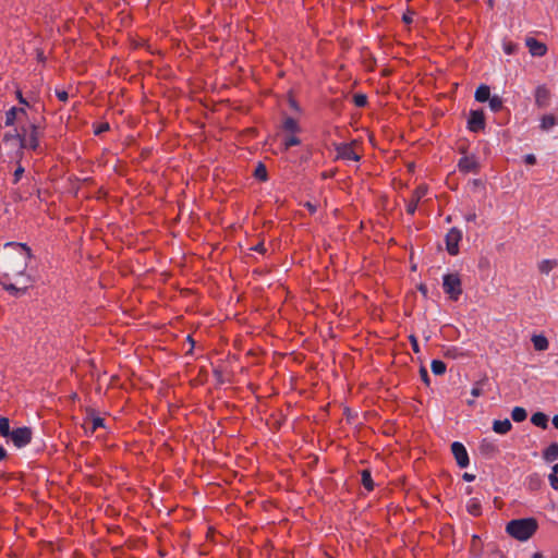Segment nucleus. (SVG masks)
Masks as SVG:
<instances>
[{
	"label": "nucleus",
	"instance_id": "1",
	"mask_svg": "<svg viewBox=\"0 0 558 558\" xmlns=\"http://www.w3.org/2000/svg\"><path fill=\"white\" fill-rule=\"evenodd\" d=\"M4 248L2 266L5 272L3 278H9L10 275L23 276L27 269L28 260L33 257L31 247L26 243L7 242Z\"/></svg>",
	"mask_w": 558,
	"mask_h": 558
},
{
	"label": "nucleus",
	"instance_id": "2",
	"mask_svg": "<svg viewBox=\"0 0 558 558\" xmlns=\"http://www.w3.org/2000/svg\"><path fill=\"white\" fill-rule=\"evenodd\" d=\"M537 529L538 523L535 518L513 519L506 525V532L520 542L531 538Z\"/></svg>",
	"mask_w": 558,
	"mask_h": 558
},
{
	"label": "nucleus",
	"instance_id": "3",
	"mask_svg": "<svg viewBox=\"0 0 558 558\" xmlns=\"http://www.w3.org/2000/svg\"><path fill=\"white\" fill-rule=\"evenodd\" d=\"M442 289L450 300L458 301L462 294V282L459 274H446L442 278Z\"/></svg>",
	"mask_w": 558,
	"mask_h": 558
},
{
	"label": "nucleus",
	"instance_id": "4",
	"mask_svg": "<svg viewBox=\"0 0 558 558\" xmlns=\"http://www.w3.org/2000/svg\"><path fill=\"white\" fill-rule=\"evenodd\" d=\"M9 438L16 448H23L32 441L33 430L28 426L17 427L12 430Z\"/></svg>",
	"mask_w": 558,
	"mask_h": 558
},
{
	"label": "nucleus",
	"instance_id": "5",
	"mask_svg": "<svg viewBox=\"0 0 558 558\" xmlns=\"http://www.w3.org/2000/svg\"><path fill=\"white\" fill-rule=\"evenodd\" d=\"M355 141L351 143L336 144L337 159L359 161L361 156L354 150Z\"/></svg>",
	"mask_w": 558,
	"mask_h": 558
},
{
	"label": "nucleus",
	"instance_id": "6",
	"mask_svg": "<svg viewBox=\"0 0 558 558\" xmlns=\"http://www.w3.org/2000/svg\"><path fill=\"white\" fill-rule=\"evenodd\" d=\"M462 239V232L453 227L446 234V250L451 256H456L459 253V242Z\"/></svg>",
	"mask_w": 558,
	"mask_h": 558
},
{
	"label": "nucleus",
	"instance_id": "7",
	"mask_svg": "<svg viewBox=\"0 0 558 558\" xmlns=\"http://www.w3.org/2000/svg\"><path fill=\"white\" fill-rule=\"evenodd\" d=\"M451 452L459 468L464 469L470 464L469 453L462 442L453 441L451 444Z\"/></svg>",
	"mask_w": 558,
	"mask_h": 558
},
{
	"label": "nucleus",
	"instance_id": "8",
	"mask_svg": "<svg viewBox=\"0 0 558 558\" xmlns=\"http://www.w3.org/2000/svg\"><path fill=\"white\" fill-rule=\"evenodd\" d=\"M485 114L483 110H471L468 119V129L477 133L485 129Z\"/></svg>",
	"mask_w": 558,
	"mask_h": 558
},
{
	"label": "nucleus",
	"instance_id": "9",
	"mask_svg": "<svg viewBox=\"0 0 558 558\" xmlns=\"http://www.w3.org/2000/svg\"><path fill=\"white\" fill-rule=\"evenodd\" d=\"M3 142L7 144L13 142L19 149L26 148V128L23 126L21 132H17V130L7 132L3 135Z\"/></svg>",
	"mask_w": 558,
	"mask_h": 558
},
{
	"label": "nucleus",
	"instance_id": "10",
	"mask_svg": "<svg viewBox=\"0 0 558 558\" xmlns=\"http://www.w3.org/2000/svg\"><path fill=\"white\" fill-rule=\"evenodd\" d=\"M41 135L39 125L31 123L26 129V148L36 150L39 146V137Z\"/></svg>",
	"mask_w": 558,
	"mask_h": 558
},
{
	"label": "nucleus",
	"instance_id": "11",
	"mask_svg": "<svg viewBox=\"0 0 558 558\" xmlns=\"http://www.w3.org/2000/svg\"><path fill=\"white\" fill-rule=\"evenodd\" d=\"M459 170L461 172H474L476 173L480 169V163L475 156H465L459 160L458 163Z\"/></svg>",
	"mask_w": 558,
	"mask_h": 558
},
{
	"label": "nucleus",
	"instance_id": "12",
	"mask_svg": "<svg viewBox=\"0 0 558 558\" xmlns=\"http://www.w3.org/2000/svg\"><path fill=\"white\" fill-rule=\"evenodd\" d=\"M525 45L533 57H543L547 52L546 45L534 37H526Z\"/></svg>",
	"mask_w": 558,
	"mask_h": 558
},
{
	"label": "nucleus",
	"instance_id": "13",
	"mask_svg": "<svg viewBox=\"0 0 558 558\" xmlns=\"http://www.w3.org/2000/svg\"><path fill=\"white\" fill-rule=\"evenodd\" d=\"M550 99V92L545 85H539L535 89V105L543 109L548 107Z\"/></svg>",
	"mask_w": 558,
	"mask_h": 558
},
{
	"label": "nucleus",
	"instance_id": "14",
	"mask_svg": "<svg viewBox=\"0 0 558 558\" xmlns=\"http://www.w3.org/2000/svg\"><path fill=\"white\" fill-rule=\"evenodd\" d=\"M480 453L486 458H493L499 452L498 446L490 439L484 438L478 446Z\"/></svg>",
	"mask_w": 558,
	"mask_h": 558
},
{
	"label": "nucleus",
	"instance_id": "15",
	"mask_svg": "<svg viewBox=\"0 0 558 558\" xmlns=\"http://www.w3.org/2000/svg\"><path fill=\"white\" fill-rule=\"evenodd\" d=\"M27 112L25 108H17L12 107L5 112V126H11L15 123L17 119H21V117H26Z\"/></svg>",
	"mask_w": 558,
	"mask_h": 558
},
{
	"label": "nucleus",
	"instance_id": "16",
	"mask_svg": "<svg viewBox=\"0 0 558 558\" xmlns=\"http://www.w3.org/2000/svg\"><path fill=\"white\" fill-rule=\"evenodd\" d=\"M511 428H512V424H511L510 420H508V418H505L502 421L495 420L493 422V430L497 434L505 435L508 432H510Z\"/></svg>",
	"mask_w": 558,
	"mask_h": 558
},
{
	"label": "nucleus",
	"instance_id": "17",
	"mask_svg": "<svg viewBox=\"0 0 558 558\" xmlns=\"http://www.w3.org/2000/svg\"><path fill=\"white\" fill-rule=\"evenodd\" d=\"M490 97V88L485 84L480 85L474 94V98L478 102H486Z\"/></svg>",
	"mask_w": 558,
	"mask_h": 558
},
{
	"label": "nucleus",
	"instance_id": "18",
	"mask_svg": "<svg viewBox=\"0 0 558 558\" xmlns=\"http://www.w3.org/2000/svg\"><path fill=\"white\" fill-rule=\"evenodd\" d=\"M543 459L546 462H554L558 459V442H551L544 451Z\"/></svg>",
	"mask_w": 558,
	"mask_h": 558
},
{
	"label": "nucleus",
	"instance_id": "19",
	"mask_svg": "<svg viewBox=\"0 0 558 558\" xmlns=\"http://www.w3.org/2000/svg\"><path fill=\"white\" fill-rule=\"evenodd\" d=\"M8 278H3V276L0 278V284L3 287V289L5 291H8L10 294L12 295H20V294H23L26 292V287L24 288H17L16 286H14L13 283H8L5 280Z\"/></svg>",
	"mask_w": 558,
	"mask_h": 558
},
{
	"label": "nucleus",
	"instance_id": "20",
	"mask_svg": "<svg viewBox=\"0 0 558 558\" xmlns=\"http://www.w3.org/2000/svg\"><path fill=\"white\" fill-rule=\"evenodd\" d=\"M531 423L537 427L546 429L548 427V416L543 412H535L531 416Z\"/></svg>",
	"mask_w": 558,
	"mask_h": 558
},
{
	"label": "nucleus",
	"instance_id": "21",
	"mask_svg": "<svg viewBox=\"0 0 558 558\" xmlns=\"http://www.w3.org/2000/svg\"><path fill=\"white\" fill-rule=\"evenodd\" d=\"M531 340L536 351H545L548 349L549 342L545 336L533 335Z\"/></svg>",
	"mask_w": 558,
	"mask_h": 558
},
{
	"label": "nucleus",
	"instance_id": "22",
	"mask_svg": "<svg viewBox=\"0 0 558 558\" xmlns=\"http://www.w3.org/2000/svg\"><path fill=\"white\" fill-rule=\"evenodd\" d=\"M361 482H362V485L364 486V488L368 492H372L374 489V481L372 478V474H371V471L365 469V470H362L361 472Z\"/></svg>",
	"mask_w": 558,
	"mask_h": 558
},
{
	"label": "nucleus",
	"instance_id": "23",
	"mask_svg": "<svg viewBox=\"0 0 558 558\" xmlns=\"http://www.w3.org/2000/svg\"><path fill=\"white\" fill-rule=\"evenodd\" d=\"M282 128L287 132L298 133L300 132V126L298 121L292 117H286L282 123Z\"/></svg>",
	"mask_w": 558,
	"mask_h": 558
},
{
	"label": "nucleus",
	"instance_id": "24",
	"mask_svg": "<svg viewBox=\"0 0 558 558\" xmlns=\"http://www.w3.org/2000/svg\"><path fill=\"white\" fill-rule=\"evenodd\" d=\"M527 417V412L524 408L522 407H514L511 411V418L515 422V423H521L523 421H525Z\"/></svg>",
	"mask_w": 558,
	"mask_h": 558
},
{
	"label": "nucleus",
	"instance_id": "25",
	"mask_svg": "<svg viewBox=\"0 0 558 558\" xmlns=\"http://www.w3.org/2000/svg\"><path fill=\"white\" fill-rule=\"evenodd\" d=\"M557 124V119L554 114H545L543 116V118L541 119V125L539 128L543 130V131H548L549 129H551L553 126H555Z\"/></svg>",
	"mask_w": 558,
	"mask_h": 558
},
{
	"label": "nucleus",
	"instance_id": "26",
	"mask_svg": "<svg viewBox=\"0 0 558 558\" xmlns=\"http://www.w3.org/2000/svg\"><path fill=\"white\" fill-rule=\"evenodd\" d=\"M253 175L255 179H257L259 181H263V182L267 181L268 172H267L266 166L263 162H258L257 167L254 170Z\"/></svg>",
	"mask_w": 558,
	"mask_h": 558
},
{
	"label": "nucleus",
	"instance_id": "27",
	"mask_svg": "<svg viewBox=\"0 0 558 558\" xmlns=\"http://www.w3.org/2000/svg\"><path fill=\"white\" fill-rule=\"evenodd\" d=\"M487 101L490 110L494 112H498L504 108L502 98L498 95H493Z\"/></svg>",
	"mask_w": 558,
	"mask_h": 558
},
{
	"label": "nucleus",
	"instance_id": "28",
	"mask_svg": "<svg viewBox=\"0 0 558 558\" xmlns=\"http://www.w3.org/2000/svg\"><path fill=\"white\" fill-rule=\"evenodd\" d=\"M556 266H557V262L555 259H543L538 264V270L542 274L548 275Z\"/></svg>",
	"mask_w": 558,
	"mask_h": 558
},
{
	"label": "nucleus",
	"instance_id": "29",
	"mask_svg": "<svg viewBox=\"0 0 558 558\" xmlns=\"http://www.w3.org/2000/svg\"><path fill=\"white\" fill-rule=\"evenodd\" d=\"M12 434V430L10 428V420L5 416L0 417V436L4 438H9V436Z\"/></svg>",
	"mask_w": 558,
	"mask_h": 558
},
{
	"label": "nucleus",
	"instance_id": "30",
	"mask_svg": "<svg viewBox=\"0 0 558 558\" xmlns=\"http://www.w3.org/2000/svg\"><path fill=\"white\" fill-rule=\"evenodd\" d=\"M468 512L474 517L482 514V506L476 499H471L466 506Z\"/></svg>",
	"mask_w": 558,
	"mask_h": 558
},
{
	"label": "nucleus",
	"instance_id": "31",
	"mask_svg": "<svg viewBox=\"0 0 558 558\" xmlns=\"http://www.w3.org/2000/svg\"><path fill=\"white\" fill-rule=\"evenodd\" d=\"M488 383V378L484 377L481 380L476 381L471 390V395L473 397H480L484 393L483 387Z\"/></svg>",
	"mask_w": 558,
	"mask_h": 558
},
{
	"label": "nucleus",
	"instance_id": "32",
	"mask_svg": "<svg viewBox=\"0 0 558 558\" xmlns=\"http://www.w3.org/2000/svg\"><path fill=\"white\" fill-rule=\"evenodd\" d=\"M432 372L435 375H442L446 373L447 366L446 364L440 360H433L430 364Z\"/></svg>",
	"mask_w": 558,
	"mask_h": 558
},
{
	"label": "nucleus",
	"instance_id": "33",
	"mask_svg": "<svg viewBox=\"0 0 558 558\" xmlns=\"http://www.w3.org/2000/svg\"><path fill=\"white\" fill-rule=\"evenodd\" d=\"M353 102L356 107L363 108L367 105V96L365 94H355L353 96Z\"/></svg>",
	"mask_w": 558,
	"mask_h": 558
},
{
	"label": "nucleus",
	"instance_id": "34",
	"mask_svg": "<svg viewBox=\"0 0 558 558\" xmlns=\"http://www.w3.org/2000/svg\"><path fill=\"white\" fill-rule=\"evenodd\" d=\"M301 144V140L296 137L295 135H291L287 137L283 142L284 150H288L292 146H296Z\"/></svg>",
	"mask_w": 558,
	"mask_h": 558
},
{
	"label": "nucleus",
	"instance_id": "35",
	"mask_svg": "<svg viewBox=\"0 0 558 558\" xmlns=\"http://www.w3.org/2000/svg\"><path fill=\"white\" fill-rule=\"evenodd\" d=\"M427 193V187L424 186V185H420L415 189V191L413 192V195L412 197L413 198H417V202L421 201L422 197L425 196V194Z\"/></svg>",
	"mask_w": 558,
	"mask_h": 558
},
{
	"label": "nucleus",
	"instance_id": "36",
	"mask_svg": "<svg viewBox=\"0 0 558 558\" xmlns=\"http://www.w3.org/2000/svg\"><path fill=\"white\" fill-rule=\"evenodd\" d=\"M105 426V420L99 416H93V426L90 433H94L97 428Z\"/></svg>",
	"mask_w": 558,
	"mask_h": 558
},
{
	"label": "nucleus",
	"instance_id": "37",
	"mask_svg": "<svg viewBox=\"0 0 558 558\" xmlns=\"http://www.w3.org/2000/svg\"><path fill=\"white\" fill-rule=\"evenodd\" d=\"M109 129H110V126H109L108 122L99 123L98 125L95 126L94 134L100 135V134L107 132Z\"/></svg>",
	"mask_w": 558,
	"mask_h": 558
},
{
	"label": "nucleus",
	"instance_id": "38",
	"mask_svg": "<svg viewBox=\"0 0 558 558\" xmlns=\"http://www.w3.org/2000/svg\"><path fill=\"white\" fill-rule=\"evenodd\" d=\"M420 377L422 379V381L426 385V386H429L430 384V378H429V375H428V372L426 369L425 366H421L420 367Z\"/></svg>",
	"mask_w": 558,
	"mask_h": 558
},
{
	"label": "nucleus",
	"instance_id": "39",
	"mask_svg": "<svg viewBox=\"0 0 558 558\" xmlns=\"http://www.w3.org/2000/svg\"><path fill=\"white\" fill-rule=\"evenodd\" d=\"M417 204H418L417 198L412 197L411 201L407 205V213L409 215H414V213L417 208Z\"/></svg>",
	"mask_w": 558,
	"mask_h": 558
},
{
	"label": "nucleus",
	"instance_id": "40",
	"mask_svg": "<svg viewBox=\"0 0 558 558\" xmlns=\"http://www.w3.org/2000/svg\"><path fill=\"white\" fill-rule=\"evenodd\" d=\"M409 340H410V343H411L413 352L418 353L420 352V345H418L417 338L414 335H410L409 336Z\"/></svg>",
	"mask_w": 558,
	"mask_h": 558
},
{
	"label": "nucleus",
	"instance_id": "41",
	"mask_svg": "<svg viewBox=\"0 0 558 558\" xmlns=\"http://www.w3.org/2000/svg\"><path fill=\"white\" fill-rule=\"evenodd\" d=\"M23 173H24V168L21 165H19V167L15 169V171L13 173V177H14L13 183L14 184H16L20 181V179L22 178Z\"/></svg>",
	"mask_w": 558,
	"mask_h": 558
},
{
	"label": "nucleus",
	"instance_id": "42",
	"mask_svg": "<svg viewBox=\"0 0 558 558\" xmlns=\"http://www.w3.org/2000/svg\"><path fill=\"white\" fill-rule=\"evenodd\" d=\"M413 14L414 12L411 11V10H408L403 15H402V21L403 23L405 24H411L413 22Z\"/></svg>",
	"mask_w": 558,
	"mask_h": 558
},
{
	"label": "nucleus",
	"instance_id": "43",
	"mask_svg": "<svg viewBox=\"0 0 558 558\" xmlns=\"http://www.w3.org/2000/svg\"><path fill=\"white\" fill-rule=\"evenodd\" d=\"M517 45L512 43L505 44L504 50L507 54H512L517 50Z\"/></svg>",
	"mask_w": 558,
	"mask_h": 558
},
{
	"label": "nucleus",
	"instance_id": "44",
	"mask_svg": "<svg viewBox=\"0 0 558 558\" xmlns=\"http://www.w3.org/2000/svg\"><path fill=\"white\" fill-rule=\"evenodd\" d=\"M56 96L58 97V99L60 101H63V102L69 99V94L65 90L56 89Z\"/></svg>",
	"mask_w": 558,
	"mask_h": 558
},
{
	"label": "nucleus",
	"instance_id": "45",
	"mask_svg": "<svg viewBox=\"0 0 558 558\" xmlns=\"http://www.w3.org/2000/svg\"><path fill=\"white\" fill-rule=\"evenodd\" d=\"M548 480L553 489L558 490V476L555 474H549Z\"/></svg>",
	"mask_w": 558,
	"mask_h": 558
},
{
	"label": "nucleus",
	"instance_id": "46",
	"mask_svg": "<svg viewBox=\"0 0 558 558\" xmlns=\"http://www.w3.org/2000/svg\"><path fill=\"white\" fill-rule=\"evenodd\" d=\"M11 197H12L13 202H15V203L22 202L25 199V197L17 190L12 191Z\"/></svg>",
	"mask_w": 558,
	"mask_h": 558
},
{
	"label": "nucleus",
	"instance_id": "47",
	"mask_svg": "<svg viewBox=\"0 0 558 558\" xmlns=\"http://www.w3.org/2000/svg\"><path fill=\"white\" fill-rule=\"evenodd\" d=\"M288 102H289V106L291 109H293L296 112L301 111V108H300L298 101L293 97H289Z\"/></svg>",
	"mask_w": 558,
	"mask_h": 558
},
{
	"label": "nucleus",
	"instance_id": "48",
	"mask_svg": "<svg viewBox=\"0 0 558 558\" xmlns=\"http://www.w3.org/2000/svg\"><path fill=\"white\" fill-rule=\"evenodd\" d=\"M524 162H525L526 165H531V166L535 165V163H536V157H535V155H533V154H527V155H525V156H524Z\"/></svg>",
	"mask_w": 558,
	"mask_h": 558
},
{
	"label": "nucleus",
	"instance_id": "49",
	"mask_svg": "<svg viewBox=\"0 0 558 558\" xmlns=\"http://www.w3.org/2000/svg\"><path fill=\"white\" fill-rule=\"evenodd\" d=\"M445 356L446 357H452V359H456L458 356V349L457 348H449L446 352H445Z\"/></svg>",
	"mask_w": 558,
	"mask_h": 558
},
{
	"label": "nucleus",
	"instance_id": "50",
	"mask_svg": "<svg viewBox=\"0 0 558 558\" xmlns=\"http://www.w3.org/2000/svg\"><path fill=\"white\" fill-rule=\"evenodd\" d=\"M252 251L258 252L260 254H264L266 252V248L264 246L263 242L257 243L256 245L251 247Z\"/></svg>",
	"mask_w": 558,
	"mask_h": 558
},
{
	"label": "nucleus",
	"instance_id": "51",
	"mask_svg": "<svg viewBox=\"0 0 558 558\" xmlns=\"http://www.w3.org/2000/svg\"><path fill=\"white\" fill-rule=\"evenodd\" d=\"M16 98L21 105L29 107L28 101L23 97V94L21 90H16Z\"/></svg>",
	"mask_w": 558,
	"mask_h": 558
},
{
	"label": "nucleus",
	"instance_id": "52",
	"mask_svg": "<svg viewBox=\"0 0 558 558\" xmlns=\"http://www.w3.org/2000/svg\"><path fill=\"white\" fill-rule=\"evenodd\" d=\"M462 478H463L465 482H473V481L475 480V475H474V474H471V473L465 472V473L462 475Z\"/></svg>",
	"mask_w": 558,
	"mask_h": 558
},
{
	"label": "nucleus",
	"instance_id": "53",
	"mask_svg": "<svg viewBox=\"0 0 558 558\" xmlns=\"http://www.w3.org/2000/svg\"><path fill=\"white\" fill-rule=\"evenodd\" d=\"M417 289L425 298L427 296L428 289L425 284L421 283Z\"/></svg>",
	"mask_w": 558,
	"mask_h": 558
},
{
	"label": "nucleus",
	"instance_id": "54",
	"mask_svg": "<svg viewBox=\"0 0 558 558\" xmlns=\"http://www.w3.org/2000/svg\"><path fill=\"white\" fill-rule=\"evenodd\" d=\"M465 220H466L468 222H473V221H475V220H476V214H475V213L468 214V215L465 216Z\"/></svg>",
	"mask_w": 558,
	"mask_h": 558
},
{
	"label": "nucleus",
	"instance_id": "55",
	"mask_svg": "<svg viewBox=\"0 0 558 558\" xmlns=\"http://www.w3.org/2000/svg\"><path fill=\"white\" fill-rule=\"evenodd\" d=\"M7 457V450L3 448V446L0 445V461L4 460Z\"/></svg>",
	"mask_w": 558,
	"mask_h": 558
},
{
	"label": "nucleus",
	"instance_id": "56",
	"mask_svg": "<svg viewBox=\"0 0 558 558\" xmlns=\"http://www.w3.org/2000/svg\"><path fill=\"white\" fill-rule=\"evenodd\" d=\"M214 375L215 377L219 380V381H222L221 377H222V372L218 368H215L214 369Z\"/></svg>",
	"mask_w": 558,
	"mask_h": 558
},
{
	"label": "nucleus",
	"instance_id": "57",
	"mask_svg": "<svg viewBox=\"0 0 558 558\" xmlns=\"http://www.w3.org/2000/svg\"><path fill=\"white\" fill-rule=\"evenodd\" d=\"M186 340H187V341L190 342V344H191V349H190V351H189V353H191V352L193 351L194 347H195V341H194V339L192 338V336H187Z\"/></svg>",
	"mask_w": 558,
	"mask_h": 558
},
{
	"label": "nucleus",
	"instance_id": "58",
	"mask_svg": "<svg viewBox=\"0 0 558 558\" xmlns=\"http://www.w3.org/2000/svg\"><path fill=\"white\" fill-rule=\"evenodd\" d=\"M305 206L308 208V210L311 213H315L316 211V206L312 205L311 203H306Z\"/></svg>",
	"mask_w": 558,
	"mask_h": 558
},
{
	"label": "nucleus",
	"instance_id": "59",
	"mask_svg": "<svg viewBox=\"0 0 558 558\" xmlns=\"http://www.w3.org/2000/svg\"><path fill=\"white\" fill-rule=\"evenodd\" d=\"M553 425L558 429V414L553 417Z\"/></svg>",
	"mask_w": 558,
	"mask_h": 558
},
{
	"label": "nucleus",
	"instance_id": "60",
	"mask_svg": "<svg viewBox=\"0 0 558 558\" xmlns=\"http://www.w3.org/2000/svg\"><path fill=\"white\" fill-rule=\"evenodd\" d=\"M480 542V537L477 535L472 536V546H475Z\"/></svg>",
	"mask_w": 558,
	"mask_h": 558
},
{
	"label": "nucleus",
	"instance_id": "61",
	"mask_svg": "<svg viewBox=\"0 0 558 558\" xmlns=\"http://www.w3.org/2000/svg\"><path fill=\"white\" fill-rule=\"evenodd\" d=\"M551 474H555V475L558 474V463L553 466V473Z\"/></svg>",
	"mask_w": 558,
	"mask_h": 558
},
{
	"label": "nucleus",
	"instance_id": "62",
	"mask_svg": "<svg viewBox=\"0 0 558 558\" xmlns=\"http://www.w3.org/2000/svg\"><path fill=\"white\" fill-rule=\"evenodd\" d=\"M532 558H544L541 553L533 554Z\"/></svg>",
	"mask_w": 558,
	"mask_h": 558
},
{
	"label": "nucleus",
	"instance_id": "63",
	"mask_svg": "<svg viewBox=\"0 0 558 558\" xmlns=\"http://www.w3.org/2000/svg\"><path fill=\"white\" fill-rule=\"evenodd\" d=\"M88 414L94 415L95 411L93 409L87 410Z\"/></svg>",
	"mask_w": 558,
	"mask_h": 558
},
{
	"label": "nucleus",
	"instance_id": "64",
	"mask_svg": "<svg viewBox=\"0 0 558 558\" xmlns=\"http://www.w3.org/2000/svg\"><path fill=\"white\" fill-rule=\"evenodd\" d=\"M468 404L469 405H473L474 404V400H468Z\"/></svg>",
	"mask_w": 558,
	"mask_h": 558
}]
</instances>
